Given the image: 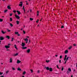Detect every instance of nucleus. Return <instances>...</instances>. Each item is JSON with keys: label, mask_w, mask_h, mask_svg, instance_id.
Wrapping results in <instances>:
<instances>
[{"label": "nucleus", "mask_w": 77, "mask_h": 77, "mask_svg": "<svg viewBox=\"0 0 77 77\" xmlns=\"http://www.w3.org/2000/svg\"><path fill=\"white\" fill-rule=\"evenodd\" d=\"M71 72V69L70 68H69L68 69V70L67 72V74H68Z\"/></svg>", "instance_id": "nucleus-1"}, {"label": "nucleus", "mask_w": 77, "mask_h": 77, "mask_svg": "<svg viewBox=\"0 0 77 77\" xmlns=\"http://www.w3.org/2000/svg\"><path fill=\"white\" fill-rule=\"evenodd\" d=\"M5 47L6 49H8V48H10V46H9L8 45H5Z\"/></svg>", "instance_id": "nucleus-2"}, {"label": "nucleus", "mask_w": 77, "mask_h": 77, "mask_svg": "<svg viewBox=\"0 0 77 77\" xmlns=\"http://www.w3.org/2000/svg\"><path fill=\"white\" fill-rule=\"evenodd\" d=\"M15 17L16 18H17V19H18V20H19V19L20 18V16L17 14L15 15Z\"/></svg>", "instance_id": "nucleus-3"}, {"label": "nucleus", "mask_w": 77, "mask_h": 77, "mask_svg": "<svg viewBox=\"0 0 77 77\" xmlns=\"http://www.w3.org/2000/svg\"><path fill=\"white\" fill-rule=\"evenodd\" d=\"M4 39V38L3 36H0V41H2V40H3Z\"/></svg>", "instance_id": "nucleus-4"}, {"label": "nucleus", "mask_w": 77, "mask_h": 77, "mask_svg": "<svg viewBox=\"0 0 77 77\" xmlns=\"http://www.w3.org/2000/svg\"><path fill=\"white\" fill-rule=\"evenodd\" d=\"M23 4V3L22 2H21L20 4H19V5L20 6H21V7H22Z\"/></svg>", "instance_id": "nucleus-5"}, {"label": "nucleus", "mask_w": 77, "mask_h": 77, "mask_svg": "<svg viewBox=\"0 0 77 77\" xmlns=\"http://www.w3.org/2000/svg\"><path fill=\"white\" fill-rule=\"evenodd\" d=\"M21 61H20L19 60H17V63L18 64H19V63H21Z\"/></svg>", "instance_id": "nucleus-6"}, {"label": "nucleus", "mask_w": 77, "mask_h": 77, "mask_svg": "<svg viewBox=\"0 0 77 77\" xmlns=\"http://www.w3.org/2000/svg\"><path fill=\"white\" fill-rule=\"evenodd\" d=\"M24 40L25 41H26V43H27L28 42V39L27 38H26L24 39Z\"/></svg>", "instance_id": "nucleus-7"}, {"label": "nucleus", "mask_w": 77, "mask_h": 77, "mask_svg": "<svg viewBox=\"0 0 77 77\" xmlns=\"http://www.w3.org/2000/svg\"><path fill=\"white\" fill-rule=\"evenodd\" d=\"M64 53L65 54H68V50H66L64 51Z\"/></svg>", "instance_id": "nucleus-8"}, {"label": "nucleus", "mask_w": 77, "mask_h": 77, "mask_svg": "<svg viewBox=\"0 0 77 77\" xmlns=\"http://www.w3.org/2000/svg\"><path fill=\"white\" fill-rule=\"evenodd\" d=\"M30 49H27L26 51V52L27 53H30Z\"/></svg>", "instance_id": "nucleus-9"}, {"label": "nucleus", "mask_w": 77, "mask_h": 77, "mask_svg": "<svg viewBox=\"0 0 77 77\" xmlns=\"http://www.w3.org/2000/svg\"><path fill=\"white\" fill-rule=\"evenodd\" d=\"M25 43L23 42H22V44L21 45H22V47H24V46H25Z\"/></svg>", "instance_id": "nucleus-10"}, {"label": "nucleus", "mask_w": 77, "mask_h": 77, "mask_svg": "<svg viewBox=\"0 0 77 77\" xmlns=\"http://www.w3.org/2000/svg\"><path fill=\"white\" fill-rule=\"evenodd\" d=\"M14 47L17 50H18V48L17 47V45H14Z\"/></svg>", "instance_id": "nucleus-11"}, {"label": "nucleus", "mask_w": 77, "mask_h": 77, "mask_svg": "<svg viewBox=\"0 0 77 77\" xmlns=\"http://www.w3.org/2000/svg\"><path fill=\"white\" fill-rule=\"evenodd\" d=\"M49 71L52 72V71H53V69L51 68H49Z\"/></svg>", "instance_id": "nucleus-12"}, {"label": "nucleus", "mask_w": 77, "mask_h": 77, "mask_svg": "<svg viewBox=\"0 0 77 77\" xmlns=\"http://www.w3.org/2000/svg\"><path fill=\"white\" fill-rule=\"evenodd\" d=\"M18 54H19L18 53H17L16 54H14L13 56H18Z\"/></svg>", "instance_id": "nucleus-13"}, {"label": "nucleus", "mask_w": 77, "mask_h": 77, "mask_svg": "<svg viewBox=\"0 0 77 77\" xmlns=\"http://www.w3.org/2000/svg\"><path fill=\"white\" fill-rule=\"evenodd\" d=\"M66 57H67V55H65L64 59V60L65 61V60H66Z\"/></svg>", "instance_id": "nucleus-14"}, {"label": "nucleus", "mask_w": 77, "mask_h": 77, "mask_svg": "<svg viewBox=\"0 0 77 77\" xmlns=\"http://www.w3.org/2000/svg\"><path fill=\"white\" fill-rule=\"evenodd\" d=\"M1 32L3 34H5L6 33V31L4 32L3 31H2Z\"/></svg>", "instance_id": "nucleus-15"}, {"label": "nucleus", "mask_w": 77, "mask_h": 77, "mask_svg": "<svg viewBox=\"0 0 77 77\" xmlns=\"http://www.w3.org/2000/svg\"><path fill=\"white\" fill-rule=\"evenodd\" d=\"M7 8L8 9H11V7H10V6H7Z\"/></svg>", "instance_id": "nucleus-16"}, {"label": "nucleus", "mask_w": 77, "mask_h": 77, "mask_svg": "<svg viewBox=\"0 0 77 77\" xmlns=\"http://www.w3.org/2000/svg\"><path fill=\"white\" fill-rule=\"evenodd\" d=\"M26 74V71H24L23 72L22 74L23 75H25V74Z\"/></svg>", "instance_id": "nucleus-17"}, {"label": "nucleus", "mask_w": 77, "mask_h": 77, "mask_svg": "<svg viewBox=\"0 0 77 77\" xmlns=\"http://www.w3.org/2000/svg\"><path fill=\"white\" fill-rule=\"evenodd\" d=\"M19 33V32H14V34L15 35H17Z\"/></svg>", "instance_id": "nucleus-18"}, {"label": "nucleus", "mask_w": 77, "mask_h": 77, "mask_svg": "<svg viewBox=\"0 0 77 77\" xmlns=\"http://www.w3.org/2000/svg\"><path fill=\"white\" fill-rule=\"evenodd\" d=\"M6 38H8V39H9L10 38L9 36L8 35H6Z\"/></svg>", "instance_id": "nucleus-19"}, {"label": "nucleus", "mask_w": 77, "mask_h": 77, "mask_svg": "<svg viewBox=\"0 0 77 77\" xmlns=\"http://www.w3.org/2000/svg\"><path fill=\"white\" fill-rule=\"evenodd\" d=\"M23 10L24 13H25L26 10H25V9H24V6H23Z\"/></svg>", "instance_id": "nucleus-20"}, {"label": "nucleus", "mask_w": 77, "mask_h": 77, "mask_svg": "<svg viewBox=\"0 0 77 77\" xmlns=\"http://www.w3.org/2000/svg\"><path fill=\"white\" fill-rule=\"evenodd\" d=\"M17 12L18 13V14L19 15H20V14H21V13H20V11H17Z\"/></svg>", "instance_id": "nucleus-21"}, {"label": "nucleus", "mask_w": 77, "mask_h": 77, "mask_svg": "<svg viewBox=\"0 0 77 77\" xmlns=\"http://www.w3.org/2000/svg\"><path fill=\"white\" fill-rule=\"evenodd\" d=\"M12 69L13 70H14V71L15 70V67H12Z\"/></svg>", "instance_id": "nucleus-22"}, {"label": "nucleus", "mask_w": 77, "mask_h": 77, "mask_svg": "<svg viewBox=\"0 0 77 77\" xmlns=\"http://www.w3.org/2000/svg\"><path fill=\"white\" fill-rule=\"evenodd\" d=\"M17 70L18 71H21V69L20 67H19L17 68Z\"/></svg>", "instance_id": "nucleus-23"}, {"label": "nucleus", "mask_w": 77, "mask_h": 77, "mask_svg": "<svg viewBox=\"0 0 77 77\" xmlns=\"http://www.w3.org/2000/svg\"><path fill=\"white\" fill-rule=\"evenodd\" d=\"M12 58H10V63H12Z\"/></svg>", "instance_id": "nucleus-24"}, {"label": "nucleus", "mask_w": 77, "mask_h": 77, "mask_svg": "<svg viewBox=\"0 0 77 77\" xmlns=\"http://www.w3.org/2000/svg\"><path fill=\"white\" fill-rule=\"evenodd\" d=\"M46 69L47 70H49L50 68H49V67H46Z\"/></svg>", "instance_id": "nucleus-25"}, {"label": "nucleus", "mask_w": 77, "mask_h": 77, "mask_svg": "<svg viewBox=\"0 0 77 77\" xmlns=\"http://www.w3.org/2000/svg\"><path fill=\"white\" fill-rule=\"evenodd\" d=\"M22 48H23V49H26L27 48L26 47H23Z\"/></svg>", "instance_id": "nucleus-26"}, {"label": "nucleus", "mask_w": 77, "mask_h": 77, "mask_svg": "<svg viewBox=\"0 0 77 77\" xmlns=\"http://www.w3.org/2000/svg\"><path fill=\"white\" fill-rule=\"evenodd\" d=\"M10 26L11 27H12V26H13V25H12V24L10 23Z\"/></svg>", "instance_id": "nucleus-27"}, {"label": "nucleus", "mask_w": 77, "mask_h": 77, "mask_svg": "<svg viewBox=\"0 0 77 77\" xmlns=\"http://www.w3.org/2000/svg\"><path fill=\"white\" fill-rule=\"evenodd\" d=\"M72 46H70L69 48V50H70L71 48H72Z\"/></svg>", "instance_id": "nucleus-28"}, {"label": "nucleus", "mask_w": 77, "mask_h": 77, "mask_svg": "<svg viewBox=\"0 0 77 77\" xmlns=\"http://www.w3.org/2000/svg\"><path fill=\"white\" fill-rule=\"evenodd\" d=\"M3 19H0V22H2L3 21Z\"/></svg>", "instance_id": "nucleus-29"}, {"label": "nucleus", "mask_w": 77, "mask_h": 77, "mask_svg": "<svg viewBox=\"0 0 77 77\" xmlns=\"http://www.w3.org/2000/svg\"><path fill=\"white\" fill-rule=\"evenodd\" d=\"M7 11H8V10H5L4 11V12H5V13H6V12H7Z\"/></svg>", "instance_id": "nucleus-30"}, {"label": "nucleus", "mask_w": 77, "mask_h": 77, "mask_svg": "<svg viewBox=\"0 0 77 77\" xmlns=\"http://www.w3.org/2000/svg\"><path fill=\"white\" fill-rule=\"evenodd\" d=\"M46 62H47V63H48L49 62H50V60H46Z\"/></svg>", "instance_id": "nucleus-31"}, {"label": "nucleus", "mask_w": 77, "mask_h": 77, "mask_svg": "<svg viewBox=\"0 0 77 77\" xmlns=\"http://www.w3.org/2000/svg\"><path fill=\"white\" fill-rule=\"evenodd\" d=\"M16 22L17 24H19V23L20 22H19L18 21H17Z\"/></svg>", "instance_id": "nucleus-32"}, {"label": "nucleus", "mask_w": 77, "mask_h": 77, "mask_svg": "<svg viewBox=\"0 0 77 77\" xmlns=\"http://www.w3.org/2000/svg\"><path fill=\"white\" fill-rule=\"evenodd\" d=\"M68 59H69V57H67V58H66V60L67 61V60H68Z\"/></svg>", "instance_id": "nucleus-33"}, {"label": "nucleus", "mask_w": 77, "mask_h": 77, "mask_svg": "<svg viewBox=\"0 0 77 77\" xmlns=\"http://www.w3.org/2000/svg\"><path fill=\"white\" fill-rule=\"evenodd\" d=\"M8 72H9V70H7L6 71V74H8Z\"/></svg>", "instance_id": "nucleus-34"}, {"label": "nucleus", "mask_w": 77, "mask_h": 77, "mask_svg": "<svg viewBox=\"0 0 77 77\" xmlns=\"http://www.w3.org/2000/svg\"><path fill=\"white\" fill-rule=\"evenodd\" d=\"M12 14H13L12 13L11 14L10 13V16L11 17L12 16Z\"/></svg>", "instance_id": "nucleus-35"}, {"label": "nucleus", "mask_w": 77, "mask_h": 77, "mask_svg": "<svg viewBox=\"0 0 77 77\" xmlns=\"http://www.w3.org/2000/svg\"><path fill=\"white\" fill-rule=\"evenodd\" d=\"M10 21H12V18L11 17L10 18Z\"/></svg>", "instance_id": "nucleus-36"}, {"label": "nucleus", "mask_w": 77, "mask_h": 77, "mask_svg": "<svg viewBox=\"0 0 77 77\" xmlns=\"http://www.w3.org/2000/svg\"><path fill=\"white\" fill-rule=\"evenodd\" d=\"M63 69H64V68H63V67H62V68H61V70H62V71H63Z\"/></svg>", "instance_id": "nucleus-37"}, {"label": "nucleus", "mask_w": 77, "mask_h": 77, "mask_svg": "<svg viewBox=\"0 0 77 77\" xmlns=\"http://www.w3.org/2000/svg\"><path fill=\"white\" fill-rule=\"evenodd\" d=\"M30 71H31V73H33V71L32 69H30Z\"/></svg>", "instance_id": "nucleus-38"}, {"label": "nucleus", "mask_w": 77, "mask_h": 77, "mask_svg": "<svg viewBox=\"0 0 77 77\" xmlns=\"http://www.w3.org/2000/svg\"><path fill=\"white\" fill-rule=\"evenodd\" d=\"M30 20L31 21H32V20H33V18H30Z\"/></svg>", "instance_id": "nucleus-39"}, {"label": "nucleus", "mask_w": 77, "mask_h": 77, "mask_svg": "<svg viewBox=\"0 0 77 77\" xmlns=\"http://www.w3.org/2000/svg\"><path fill=\"white\" fill-rule=\"evenodd\" d=\"M39 15V11H37V16H38Z\"/></svg>", "instance_id": "nucleus-40"}, {"label": "nucleus", "mask_w": 77, "mask_h": 77, "mask_svg": "<svg viewBox=\"0 0 77 77\" xmlns=\"http://www.w3.org/2000/svg\"><path fill=\"white\" fill-rule=\"evenodd\" d=\"M62 56L60 55V58L62 59Z\"/></svg>", "instance_id": "nucleus-41"}, {"label": "nucleus", "mask_w": 77, "mask_h": 77, "mask_svg": "<svg viewBox=\"0 0 77 77\" xmlns=\"http://www.w3.org/2000/svg\"><path fill=\"white\" fill-rule=\"evenodd\" d=\"M3 74V73L0 72V75H2V74Z\"/></svg>", "instance_id": "nucleus-42"}, {"label": "nucleus", "mask_w": 77, "mask_h": 77, "mask_svg": "<svg viewBox=\"0 0 77 77\" xmlns=\"http://www.w3.org/2000/svg\"><path fill=\"white\" fill-rule=\"evenodd\" d=\"M37 72L38 73H39V72H40V70H38L37 71Z\"/></svg>", "instance_id": "nucleus-43"}, {"label": "nucleus", "mask_w": 77, "mask_h": 77, "mask_svg": "<svg viewBox=\"0 0 77 77\" xmlns=\"http://www.w3.org/2000/svg\"><path fill=\"white\" fill-rule=\"evenodd\" d=\"M23 32L24 34H25V33H26V32L24 31H23Z\"/></svg>", "instance_id": "nucleus-44"}, {"label": "nucleus", "mask_w": 77, "mask_h": 77, "mask_svg": "<svg viewBox=\"0 0 77 77\" xmlns=\"http://www.w3.org/2000/svg\"><path fill=\"white\" fill-rule=\"evenodd\" d=\"M57 68H58V69H59V66H58V65H57Z\"/></svg>", "instance_id": "nucleus-45"}, {"label": "nucleus", "mask_w": 77, "mask_h": 77, "mask_svg": "<svg viewBox=\"0 0 77 77\" xmlns=\"http://www.w3.org/2000/svg\"><path fill=\"white\" fill-rule=\"evenodd\" d=\"M17 36H20V34H19V33H18L17 34Z\"/></svg>", "instance_id": "nucleus-46"}, {"label": "nucleus", "mask_w": 77, "mask_h": 77, "mask_svg": "<svg viewBox=\"0 0 77 77\" xmlns=\"http://www.w3.org/2000/svg\"><path fill=\"white\" fill-rule=\"evenodd\" d=\"M13 11L14 12V13H16V11L14 10V11Z\"/></svg>", "instance_id": "nucleus-47"}, {"label": "nucleus", "mask_w": 77, "mask_h": 77, "mask_svg": "<svg viewBox=\"0 0 77 77\" xmlns=\"http://www.w3.org/2000/svg\"><path fill=\"white\" fill-rule=\"evenodd\" d=\"M13 40H14V38H12L11 41H13Z\"/></svg>", "instance_id": "nucleus-48"}, {"label": "nucleus", "mask_w": 77, "mask_h": 77, "mask_svg": "<svg viewBox=\"0 0 77 77\" xmlns=\"http://www.w3.org/2000/svg\"><path fill=\"white\" fill-rule=\"evenodd\" d=\"M59 63H60L61 62V60H59Z\"/></svg>", "instance_id": "nucleus-49"}, {"label": "nucleus", "mask_w": 77, "mask_h": 77, "mask_svg": "<svg viewBox=\"0 0 77 77\" xmlns=\"http://www.w3.org/2000/svg\"><path fill=\"white\" fill-rule=\"evenodd\" d=\"M26 38H29V36H27L26 37Z\"/></svg>", "instance_id": "nucleus-50"}, {"label": "nucleus", "mask_w": 77, "mask_h": 77, "mask_svg": "<svg viewBox=\"0 0 77 77\" xmlns=\"http://www.w3.org/2000/svg\"><path fill=\"white\" fill-rule=\"evenodd\" d=\"M73 45L74 46H76V45L75 44H74Z\"/></svg>", "instance_id": "nucleus-51"}, {"label": "nucleus", "mask_w": 77, "mask_h": 77, "mask_svg": "<svg viewBox=\"0 0 77 77\" xmlns=\"http://www.w3.org/2000/svg\"><path fill=\"white\" fill-rule=\"evenodd\" d=\"M39 21V20L38 19L37 21H36V23H38V21Z\"/></svg>", "instance_id": "nucleus-52"}, {"label": "nucleus", "mask_w": 77, "mask_h": 77, "mask_svg": "<svg viewBox=\"0 0 77 77\" xmlns=\"http://www.w3.org/2000/svg\"><path fill=\"white\" fill-rule=\"evenodd\" d=\"M63 27H64L63 26H61V28H63Z\"/></svg>", "instance_id": "nucleus-53"}, {"label": "nucleus", "mask_w": 77, "mask_h": 77, "mask_svg": "<svg viewBox=\"0 0 77 77\" xmlns=\"http://www.w3.org/2000/svg\"><path fill=\"white\" fill-rule=\"evenodd\" d=\"M66 60V61H65V62L64 63H66V61H66V60Z\"/></svg>", "instance_id": "nucleus-54"}, {"label": "nucleus", "mask_w": 77, "mask_h": 77, "mask_svg": "<svg viewBox=\"0 0 77 77\" xmlns=\"http://www.w3.org/2000/svg\"><path fill=\"white\" fill-rule=\"evenodd\" d=\"M11 45L10 44H8V45L9 46V45Z\"/></svg>", "instance_id": "nucleus-55"}, {"label": "nucleus", "mask_w": 77, "mask_h": 77, "mask_svg": "<svg viewBox=\"0 0 77 77\" xmlns=\"http://www.w3.org/2000/svg\"><path fill=\"white\" fill-rule=\"evenodd\" d=\"M58 56L57 55H55V57H57Z\"/></svg>", "instance_id": "nucleus-56"}, {"label": "nucleus", "mask_w": 77, "mask_h": 77, "mask_svg": "<svg viewBox=\"0 0 77 77\" xmlns=\"http://www.w3.org/2000/svg\"><path fill=\"white\" fill-rule=\"evenodd\" d=\"M26 5H28V3H26Z\"/></svg>", "instance_id": "nucleus-57"}, {"label": "nucleus", "mask_w": 77, "mask_h": 77, "mask_svg": "<svg viewBox=\"0 0 77 77\" xmlns=\"http://www.w3.org/2000/svg\"><path fill=\"white\" fill-rule=\"evenodd\" d=\"M10 31H11V30H8V32H10Z\"/></svg>", "instance_id": "nucleus-58"}, {"label": "nucleus", "mask_w": 77, "mask_h": 77, "mask_svg": "<svg viewBox=\"0 0 77 77\" xmlns=\"http://www.w3.org/2000/svg\"><path fill=\"white\" fill-rule=\"evenodd\" d=\"M1 77H3V75H1Z\"/></svg>", "instance_id": "nucleus-59"}, {"label": "nucleus", "mask_w": 77, "mask_h": 77, "mask_svg": "<svg viewBox=\"0 0 77 77\" xmlns=\"http://www.w3.org/2000/svg\"><path fill=\"white\" fill-rule=\"evenodd\" d=\"M30 42V40H29V42Z\"/></svg>", "instance_id": "nucleus-60"}, {"label": "nucleus", "mask_w": 77, "mask_h": 77, "mask_svg": "<svg viewBox=\"0 0 77 77\" xmlns=\"http://www.w3.org/2000/svg\"><path fill=\"white\" fill-rule=\"evenodd\" d=\"M30 12H32V10H30Z\"/></svg>", "instance_id": "nucleus-61"}, {"label": "nucleus", "mask_w": 77, "mask_h": 77, "mask_svg": "<svg viewBox=\"0 0 77 77\" xmlns=\"http://www.w3.org/2000/svg\"><path fill=\"white\" fill-rule=\"evenodd\" d=\"M73 77V76L72 75L71 76V77Z\"/></svg>", "instance_id": "nucleus-62"}, {"label": "nucleus", "mask_w": 77, "mask_h": 77, "mask_svg": "<svg viewBox=\"0 0 77 77\" xmlns=\"http://www.w3.org/2000/svg\"><path fill=\"white\" fill-rule=\"evenodd\" d=\"M23 30V28H22L21 29V30Z\"/></svg>", "instance_id": "nucleus-63"}, {"label": "nucleus", "mask_w": 77, "mask_h": 77, "mask_svg": "<svg viewBox=\"0 0 77 77\" xmlns=\"http://www.w3.org/2000/svg\"><path fill=\"white\" fill-rule=\"evenodd\" d=\"M22 77H24V76H23Z\"/></svg>", "instance_id": "nucleus-64"}]
</instances>
